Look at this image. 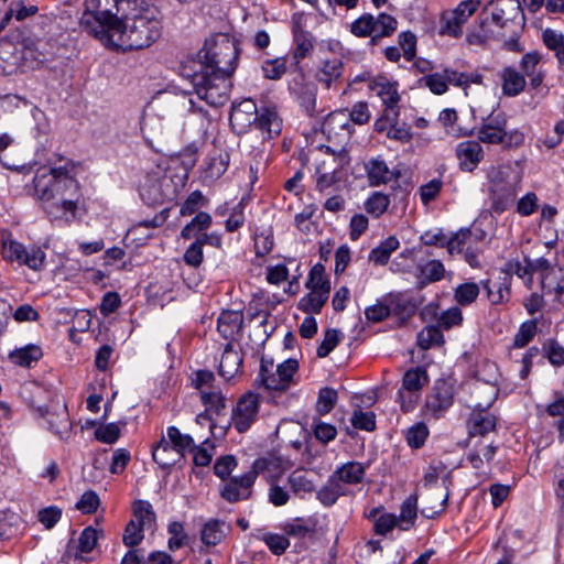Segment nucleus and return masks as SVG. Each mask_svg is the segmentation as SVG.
<instances>
[{
    "mask_svg": "<svg viewBox=\"0 0 564 564\" xmlns=\"http://www.w3.org/2000/svg\"><path fill=\"white\" fill-rule=\"evenodd\" d=\"M242 361V356L237 350L234 349L232 344H227L221 355L218 370L219 375L225 380L232 379L237 373L240 372Z\"/></svg>",
    "mask_w": 564,
    "mask_h": 564,
    "instance_id": "nucleus-26",
    "label": "nucleus"
},
{
    "mask_svg": "<svg viewBox=\"0 0 564 564\" xmlns=\"http://www.w3.org/2000/svg\"><path fill=\"white\" fill-rule=\"evenodd\" d=\"M505 128H507V117L505 113L490 115L478 130L479 142L486 144H501L503 142Z\"/></svg>",
    "mask_w": 564,
    "mask_h": 564,
    "instance_id": "nucleus-21",
    "label": "nucleus"
},
{
    "mask_svg": "<svg viewBox=\"0 0 564 564\" xmlns=\"http://www.w3.org/2000/svg\"><path fill=\"white\" fill-rule=\"evenodd\" d=\"M364 473V466L358 460H348L333 475H336V479H338L340 484H357L361 481Z\"/></svg>",
    "mask_w": 564,
    "mask_h": 564,
    "instance_id": "nucleus-36",
    "label": "nucleus"
},
{
    "mask_svg": "<svg viewBox=\"0 0 564 564\" xmlns=\"http://www.w3.org/2000/svg\"><path fill=\"white\" fill-rule=\"evenodd\" d=\"M22 259L17 264L25 265L33 271H42L45 268V251L35 245L25 248Z\"/></svg>",
    "mask_w": 564,
    "mask_h": 564,
    "instance_id": "nucleus-37",
    "label": "nucleus"
},
{
    "mask_svg": "<svg viewBox=\"0 0 564 564\" xmlns=\"http://www.w3.org/2000/svg\"><path fill=\"white\" fill-rule=\"evenodd\" d=\"M536 334V323L534 321H528L521 324L518 333L513 339V346L517 348H523L527 346Z\"/></svg>",
    "mask_w": 564,
    "mask_h": 564,
    "instance_id": "nucleus-59",
    "label": "nucleus"
},
{
    "mask_svg": "<svg viewBox=\"0 0 564 564\" xmlns=\"http://www.w3.org/2000/svg\"><path fill=\"white\" fill-rule=\"evenodd\" d=\"M419 278L422 283H432L444 278L445 268L440 260H429L423 264H419Z\"/></svg>",
    "mask_w": 564,
    "mask_h": 564,
    "instance_id": "nucleus-39",
    "label": "nucleus"
},
{
    "mask_svg": "<svg viewBox=\"0 0 564 564\" xmlns=\"http://www.w3.org/2000/svg\"><path fill=\"white\" fill-rule=\"evenodd\" d=\"M345 494L344 486L332 475L326 484L317 491V499L325 506H333Z\"/></svg>",
    "mask_w": 564,
    "mask_h": 564,
    "instance_id": "nucleus-33",
    "label": "nucleus"
},
{
    "mask_svg": "<svg viewBox=\"0 0 564 564\" xmlns=\"http://www.w3.org/2000/svg\"><path fill=\"white\" fill-rule=\"evenodd\" d=\"M524 17L519 0H490L480 14L479 28L488 35L500 39L513 34L523 24Z\"/></svg>",
    "mask_w": 564,
    "mask_h": 564,
    "instance_id": "nucleus-4",
    "label": "nucleus"
},
{
    "mask_svg": "<svg viewBox=\"0 0 564 564\" xmlns=\"http://www.w3.org/2000/svg\"><path fill=\"white\" fill-rule=\"evenodd\" d=\"M260 409V395L247 392L240 397L232 408L230 424L239 432H247L256 422Z\"/></svg>",
    "mask_w": 564,
    "mask_h": 564,
    "instance_id": "nucleus-14",
    "label": "nucleus"
},
{
    "mask_svg": "<svg viewBox=\"0 0 564 564\" xmlns=\"http://www.w3.org/2000/svg\"><path fill=\"white\" fill-rule=\"evenodd\" d=\"M306 288L310 291H321L326 293L330 292V283L324 276V267L322 264L314 265L308 274V279L306 281Z\"/></svg>",
    "mask_w": 564,
    "mask_h": 564,
    "instance_id": "nucleus-48",
    "label": "nucleus"
},
{
    "mask_svg": "<svg viewBox=\"0 0 564 564\" xmlns=\"http://www.w3.org/2000/svg\"><path fill=\"white\" fill-rule=\"evenodd\" d=\"M264 462L254 460L249 471L239 477H231L220 489V497L230 503L248 499L251 496V488L258 476V468Z\"/></svg>",
    "mask_w": 564,
    "mask_h": 564,
    "instance_id": "nucleus-15",
    "label": "nucleus"
},
{
    "mask_svg": "<svg viewBox=\"0 0 564 564\" xmlns=\"http://www.w3.org/2000/svg\"><path fill=\"white\" fill-rule=\"evenodd\" d=\"M390 205V198L388 195L376 192L365 203V209L368 214L379 217L381 216Z\"/></svg>",
    "mask_w": 564,
    "mask_h": 564,
    "instance_id": "nucleus-52",
    "label": "nucleus"
},
{
    "mask_svg": "<svg viewBox=\"0 0 564 564\" xmlns=\"http://www.w3.org/2000/svg\"><path fill=\"white\" fill-rule=\"evenodd\" d=\"M463 22L454 14V12L444 13L441 18L440 33L443 35H449L458 37L462 35Z\"/></svg>",
    "mask_w": 564,
    "mask_h": 564,
    "instance_id": "nucleus-56",
    "label": "nucleus"
},
{
    "mask_svg": "<svg viewBox=\"0 0 564 564\" xmlns=\"http://www.w3.org/2000/svg\"><path fill=\"white\" fill-rule=\"evenodd\" d=\"M98 538L99 532L95 528H85L78 538L76 557L80 560H86L84 554L90 553L95 549Z\"/></svg>",
    "mask_w": 564,
    "mask_h": 564,
    "instance_id": "nucleus-43",
    "label": "nucleus"
},
{
    "mask_svg": "<svg viewBox=\"0 0 564 564\" xmlns=\"http://www.w3.org/2000/svg\"><path fill=\"white\" fill-rule=\"evenodd\" d=\"M126 9L123 18L112 23L101 41L123 51L149 47L161 36L156 8L147 0H132L131 7Z\"/></svg>",
    "mask_w": 564,
    "mask_h": 564,
    "instance_id": "nucleus-3",
    "label": "nucleus"
},
{
    "mask_svg": "<svg viewBox=\"0 0 564 564\" xmlns=\"http://www.w3.org/2000/svg\"><path fill=\"white\" fill-rule=\"evenodd\" d=\"M399 246L400 242L398 238L390 236L386 240L381 241L378 247L370 251L368 259L375 264L383 265L389 261L391 253L395 251Z\"/></svg>",
    "mask_w": 564,
    "mask_h": 564,
    "instance_id": "nucleus-34",
    "label": "nucleus"
},
{
    "mask_svg": "<svg viewBox=\"0 0 564 564\" xmlns=\"http://www.w3.org/2000/svg\"><path fill=\"white\" fill-rule=\"evenodd\" d=\"M167 531L171 534L169 539V549L172 551L181 549L186 540L184 525L178 521H173L169 524Z\"/></svg>",
    "mask_w": 564,
    "mask_h": 564,
    "instance_id": "nucleus-61",
    "label": "nucleus"
},
{
    "mask_svg": "<svg viewBox=\"0 0 564 564\" xmlns=\"http://www.w3.org/2000/svg\"><path fill=\"white\" fill-rule=\"evenodd\" d=\"M541 284L545 293H554L558 301H561V296L564 293V267H552L550 271L543 275Z\"/></svg>",
    "mask_w": 564,
    "mask_h": 564,
    "instance_id": "nucleus-31",
    "label": "nucleus"
},
{
    "mask_svg": "<svg viewBox=\"0 0 564 564\" xmlns=\"http://www.w3.org/2000/svg\"><path fill=\"white\" fill-rule=\"evenodd\" d=\"M443 335L436 326L425 327L417 336L419 346L429 349L431 346L442 343Z\"/></svg>",
    "mask_w": 564,
    "mask_h": 564,
    "instance_id": "nucleus-63",
    "label": "nucleus"
},
{
    "mask_svg": "<svg viewBox=\"0 0 564 564\" xmlns=\"http://www.w3.org/2000/svg\"><path fill=\"white\" fill-rule=\"evenodd\" d=\"M199 58L194 72L186 75L194 93L209 106L225 105L229 100L230 77L238 59L235 40L224 33L207 39Z\"/></svg>",
    "mask_w": 564,
    "mask_h": 564,
    "instance_id": "nucleus-1",
    "label": "nucleus"
},
{
    "mask_svg": "<svg viewBox=\"0 0 564 564\" xmlns=\"http://www.w3.org/2000/svg\"><path fill=\"white\" fill-rule=\"evenodd\" d=\"M131 3L132 0H85L80 25L101 41L118 20L117 15L124 13Z\"/></svg>",
    "mask_w": 564,
    "mask_h": 564,
    "instance_id": "nucleus-5",
    "label": "nucleus"
},
{
    "mask_svg": "<svg viewBox=\"0 0 564 564\" xmlns=\"http://www.w3.org/2000/svg\"><path fill=\"white\" fill-rule=\"evenodd\" d=\"M453 404V388L445 381L437 382L426 397V413L440 417Z\"/></svg>",
    "mask_w": 564,
    "mask_h": 564,
    "instance_id": "nucleus-20",
    "label": "nucleus"
},
{
    "mask_svg": "<svg viewBox=\"0 0 564 564\" xmlns=\"http://www.w3.org/2000/svg\"><path fill=\"white\" fill-rule=\"evenodd\" d=\"M350 422L355 429L368 432L376 429V415L373 412L355 411Z\"/></svg>",
    "mask_w": 564,
    "mask_h": 564,
    "instance_id": "nucleus-62",
    "label": "nucleus"
},
{
    "mask_svg": "<svg viewBox=\"0 0 564 564\" xmlns=\"http://www.w3.org/2000/svg\"><path fill=\"white\" fill-rule=\"evenodd\" d=\"M164 101L158 98L153 101L152 109L155 113L145 115L141 130L145 141L153 147L154 143L167 142L175 137L178 126L175 123L172 113L160 115Z\"/></svg>",
    "mask_w": 564,
    "mask_h": 564,
    "instance_id": "nucleus-9",
    "label": "nucleus"
},
{
    "mask_svg": "<svg viewBox=\"0 0 564 564\" xmlns=\"http://www.w3.org/2000/svg\"><path fill=\"white\" fill-rule=\"evenodd\" d=\"M166 434L167 440L163 438L158 448L163 447L166 451L171 444L175 453L182 457L189 455L192 458H213L215 444L209 440L197 445L191 435L181 433L175 426H170Z\"/></svg>",
    "mask_w": 564,
    "mask_h": 564,
    "instance_id": "nucleus-10",
    "label": "nucleus"
},
{
    "mask_svg": "<svg viewBox=\"0 0 564 564\" xmlns=\"http://www.w3.org/2000/svg\"><path fill=\"white\" fill-rule=\"evenodd\" d=\"M295 94L301 107L306 113L312 115L316 106L317 87L314 84H304Z\"/></svg>",
    "mask_w": 564,
    "mask_h": 564,
    "instance_id": "nucleus-44",
    "label": "nucleus"
},
{
    "mask_svg": "<svg viewBox=\"0 0 564 564\" xmlns=\"http://www.w3.org/2000/svg\"><path fill=\"white\" fill-rule=\"evenodd\" d=\"M294 37V58H305L314 47V37L310 32H297Z\"/></svg>",
    "mask_w": 564,
    "mask_h": 564,
    "instance_id": "nucleus-54",
    "label": "nucleus"
},
{
    "mask_svg": "<svg viewBox=\"0 0 564 564\" xmlns=\"http://www.w3.org/2000/svg\"><path fill=\"white\" fill-rule=\"evenodd\" d=\"M41 357L42 349L36 345H28L10 354V359L22 367H30L32 362L37 361Z\"/></svg>",
    "mask_w": 564,
    "mask_h": 564,
    "instance_id": "nucleus-41",
    "label": "nucleus"
},
{
    "mask_svg": "<svg viewBox=\"0 0 564 564\" xmlns=\"http://www.w3.org/2000/svg\"><path fill=\"white\" fill-rule=\"evenodd\" d=\"M212 224V217L208 213H198L189 224H187L181 231L184 239H191L196 235V231L207 229Z\"/></svg>",
    "mask_w": 564,
    "mask_h": 564,
    "instance_id": "nucleus-49",
    "label": "nucleus"
},
{
    "mask_svg": "<svg viewBox=\"0 0 564 564\" xmlns=\"http://www.w3.org/2000/svg\"><path fill=\"white\" fill-rule=\"evenodd\" d=\"M25 248L23 243L12 239L11 236L2 237L1 256L6 261L18 263L22 259Z\"/></svg>",
    "mask_w": 564,
    "mask_h": 564,
    "instance_id": "nucleus-47",
    "label": "nucleus"
},
{
    "mask_svg": "<svg viewBox=\"0 0 564 564\" xmlns=\"http://www.w3.org/2000/svg\"><path fill=\"white\" fill-rule=\"evenodd\" d=\"M288 535L303 539L315 531V522L311 519H295L284 528Z\"/></svg>",
    "mask_w": 564,
    "mask_h": 564,
    "instance_id": "nucleus-53",
    "label": "nucleus"
},
{
    "mask_svg": "<svg viewBox=\"0 0 564 564\" xmlns=\"http://www.w3.org/2000/svg\"><path fill=\"white\" fill-rule=\"evenodd\" d=\"M475 392L485 393L484 401H477L473 404V411L468 419V433L470 436H484L496 427V416L488 412L498 397L496 386L485 382L475 384Z\"/></svg>",
    "mask_w": 564,
    "mask_h": 564,
    "instance_id": "nucleus-7",
    "label": "nucleus"
},
{
    "mask_svg": "<svg viewBox=\"0 0 564 564\" xmlns=\"http://www.w3.org/2000/svg\"><path fill=\"white\" fill-rule=\"evenodd\" d=\"M417 516V496H409L402 503L400 516L398 518L399 525L402 530H409Z\"/></svg>",
    "mask_w": 564,
    "mask_h": 564,
    "instance_id": "nucleus-38",
    "label": "nucleus"
},
{
    "mask_svg": "<svg viewBox=\"0 0 564 564\" xmlns=\"http://www.w3.org/2000/svg\"><path fill=\"white\" fill-rule=\"evenodd\" d=\"M549 361L555 367L564 366V347L556 340L550 339L543 345Z\"/></svg>",
    "mask_w": 564,
    "mask_h": 564,
    "instance_id": "nucleus-64",
    "label": "nucleus"
},
{
    "mask_svg": "<svg viewBox=\"0 0 564 564\" xmlns=\"http://www.w3.org/2000/svg\"><path fill=\"white\" fill-rule=\"evenodd\" d=\"M350 32L357 37H371L373 34V15L364 13L350 24Z\"/></svg>",
    "mask_w": 564,
    "mask_h": 564,
    "instance_id": "nucleus-55",
    "label": "nucleus"
},
{
    "mask_svg": "<svg viewBox=\"0 0 564 564\" xmlns=\"http://www.w3.org/2000/svg\"><path fill=\"white\" fill-rule=\"evenodd\" d=\"M368 181L372 186H379L392 181L395 176L394 172L389 169L381 158H373L365 165Z\"/></svg>",
    "mask_w": 564,
    "mask_h": 564,
    "instance_id": "nucleus-27",
    "label": "nucleus"
},
{
    "mask_svg": "<svg viewBox=\"0 0 564 564\" xmlns=\"http://www.w3.org/2000/svg\"><path fill=\"white\" fill-rule=\"evenodd\" d=\"M55 52L56 45L50 39L26 37L22 42V58L32 68L52 59Z\"/></svg>",
    "mask_w": 564,
    "mask_h": 564,
    "instance_id": "nucleus-16",
    "label": "nucleus"
},
{
    "mask_svg": "<svg viewBox=\"0 0 564 564\" xmlns=\"http://www.w3.org/2000/svg\"><path fill=\"white\" fill-rule=\"evenodd\" d=\"M338 395L337 391L333 388H322L318 392L316 402V412L321 415L328 414L335 406Z\"/></svg>",
    "mask_w": 564,
    "mask_h": 564,
    "instance_id": "nucleus-50",
    "label": "nucleus"
},
{
    "mask_svg": "<svg viewBox=\"0 0 564 564\" xmlns=\"http://www.w3.org/2000/svg\"><path fill=\"white\" fill-rule=\"evenodd\" d=\"M482 288L487 292V297L491 304H501L509 299L510 290L506 283H491L489 280L481 281Z\"/></svg>",
    "mask_w": 564,
    "mask_h": 564,
    "instance_id": "nucleus-46",
    "label": "nucleus"
},
{
    "mask_svg": "<svg viewBox=\"0 0 564 564\" xmlns=\"http://www.w3.org/2000/svg\"><path fill=\"white\" fill-rule=\"evenodd\" d=\"M230 527L221 520L209 519L200 530V540L207 546L218 545L227 535Z\"/></svg>",
    "mask_w": 564,
    "mask_h": 564,
    "instance_id": "nucleus-29",
    "label": "nucleus"
},
{
    "mask_svg": "<svg viewBox=\"0 0 564 564\" xmlns=\"http://www.w3.org/2000/svg\"><path fill=\"white\" fill-rule=\"evenodd\" d=\"M82 473L85 480L100 482L108 473V460H87L82 467Z\"/></svg>",
    "mask_w": 564,
    "mask_h": 564,
    "instance_id": "nucleus-40",
    "label": "nucleus"
},
{
    "mask_svg": "<svg viewBox=\"0 0 564 564\" xmlns=\"http://www.w3.org/2000/svg\"><path fill=\"white\" fill-rule=\"evenodd\" d=\"M22 58L18 45L10 40H0V74L10 75Z\"/></svg>",
    "mask_w": 564,
    "mask_h": 564,
    "instance_id": "nucleus-25",
    "label": "nucleus"
},
{
    "mask_svg": "<svg viewBox=\"0 0 564 564\" xmlns=\"http://www.w3.org/2000/svg\"><path fill=\"white\" fill-rule=\"evenodd\" d=\"M262 72L264 77L268 79H280L286 72V62L281 57L268 59L262 64Z\"/></svg>",
    "mask_w": 564,
    "mask_h": 564,
    "instance_id": "nucleus-60",
    "label": "nucleus"
},
{
    "mask_svg": "<svg viewBox=\"0 0 564 564\" xmlns=\"http://www.w3.org/2000/svg\"><path fill=\"white\" fill-rule=\"evenodd\" d=\"M398 21L394 17L387 13L373 15V34L371 42L377 43L380 39L390 36L397 30Z\"/></svg>",
    "mask_w": 564,
    "mask_h": 564,
    "instance_id": "nucleus-32",
    "label": "nucleus"
},
{
    "mask_svg": "<svg viewBox=\"0 0 564 564\" xmlns=\"http://www.w3.org/2000/svg\"><path fill=\"white\" fill-rule=\"evenodd\" d=\"M543 44L555 54L560 65H564V34L561 31L545 29L542 32Z\"/></svg>",
    "mask_w": 564,
    "mask_h": 564,
    "instance_id": "nucleus-35",
    "label": "nucleus"
},
{
    "mask_svg": "<svg viewBox=\"0 0 564 564\" xmlns=\"http://www.w3.org/2000/svg\"><path fill=\"white\" fill-rule=\"evenodd\" d=\"M297 370L299 362L295 359H288L275 367L273 359L263 356L254 384L269 391H286L294 383Z\"/></svg>",
    "mask_w": 564,
    "mask_h": 564,
    "instance_id": "nucleus-6",
    "label": "nucleus"
},
{
    "mask_svg": "<svg viewBox=\"0 0 564 564\" xmlns=\"http://www.w3.org/2000/svg\"><path fill=\"white\" fill-rule=\"evenodd\" d=\"M203 403L206 405L208 411H214L219 414L226 408V397L221 393L219 388L213 391L205 392L200 395Z\"/></svg>",
    "mask_w": 564,
    "mask_h": 564,
    "instance_id": "nucleus-57",
    "label": "nucleus"
},
{
    "mask_svg": "<svg viewBox=\"0 0 564 564\" xmlns=\"http://www.w3.org/2000/svg\"><path fill=\"white\" fill-rule=\"evenodd\" d=\"M155 519L150 502L138 500L133 505V519L126 525L122 542L126 546L133 547L144 538V527L150 525Z\"/></svg>",
    "mask_w": 564,
    "mask_h": 564,
    "instance_id": "nucleus-12",
    "label": "nucleus"
},
{
    "mask_svg": "<svg viewBox=\"0 0 564 564\" xmlns=\"http://www.w3.org/2000/svg\"><path fill=\"white\" fill-rule=\"evenodd\" d=\"M174 189L170 177L148 176L140 186V196L148 205L162 204L172 199Z\"/></svg>",
    "mask_w": 564,
    "mask_h": 564,
    "instance_id": "nucleus-18",
    "label": "nucleus"
},
{
    "mask_svg": "<svg viewBox=\"0 0 564 564\" xmlns=\"http://www.w3.org/2000/svg\"><path fill=\"white\" fill-rule=\"evenodd\" d=\"M459 167L473 172L484 159V150L478 141H463L456 147Z\"/></svg>",
    "mask_w": 564,
    "mask_h": 564,
    "instance_id": "nucleus-23",
    "label": "nucleus"
},
{
    "mask_svg": "<svg viewBox=\"0 0 564 564\" xmlns=\"http://www.w3.org/2000/svg\"><path fill=\"white\" fill-rule=\"evenodd\" d=\"M479 295V286L474 282H467L455 289V300L459 305L466 306L476 301Z\"/></svg>",
    "mask_w": 564,
    "mask_h": 564,
    "instance_id": "nucleus-51",
    "label": "nucleus"
},
{
    "mask_svg": "<svg viewBox=\"0 0 564 564\" xmlns=\"http://www.w3.org/2000/svg\"><path fill=\"white\" fill-rule=\"evenodd\" d=\"M499 77L501 79L502 93L508 97H516L520 95L525 88L527 80L524 75H522L512 66L502 68Z\"/></svg>",
    "mask_w": 564,
    "mask_h": 564,
    "instance_id": "nucleus-24",
    "label": "nucleus"
},
{
    "mask_svg": "<svg viewBox=\"0 0 564 564\" xmlns=\"http://www.w3.org/2000/svg\"><path fill=\"white\" fill-rule=\"evenodd\" d=\"M253 127L272 138L281 132L282 121L274 108L264 107L259 110Z\"/></svg>",
    "mask_w": 564,
    "mask_h": 564,
    "instance_id": "nucleus-28",
    "label": "nucleus"
},
{
    "mask_svg": "<svg viewBox=\"0 0 564 564\" xmlns=\"http://www.w3.org/2000/svg\"><path fill=\"white\" fill-rule=\"evenodd\" d=\"M243 315L239 311H223L218 317L217 328L224 338H231L242 327Z\"/></svg>",
    "mask_w": 564,
    "mask_h": 564,
    "instance_id": "nucleus-30",
    "label": "nucleus"
},
{
    "mask_svg": "<svg viewBox=\"0 0 564 564\" xmlns=\"http://www.w3.org/2000/svg\"><path fill=\"white\" fill-rule=\"evenodd\" d=\"M215 376L209 370H198L194 372L192 378L193 386L199 391V394H205V392L213 391L217 387L214 384Z\"/></svg>",
    "mask_w": 564,
    "mask_h": 564,
    "instance_id": "nucleus-58",
    "label": "nucleus"
},
{
    "mask_svg": "<svg viewBox=\"0 0 564 564\" xmlns=\"http://www.w3.org/2000/svg\"><path fill=\"white\" fill-rule=\"evenodd\" d=\"M33 187L34 197L52 223H69L75 218L82 195L79 183L69 174L68 163L39 169L33 177Z\"/></svg>",
    "mask_w": 564,
    "mask_h": 564,
    "instance_id": "nucleus-2",
    "label": "nucleus"
},
{
    "mask_svg": "<svg viewBox=\"0 0 564 564\" xmlns=\"http://www.w3.org/2000/svg\"><path fill=\"white\" fill-rule=\"evenodd\" d=\"M328 158L321 161L315 171L316 187L324 192L340 182L341 170L349 163V156L345 150L334 152L329 147H322Z\"/></svg>",
    "mask_w": 564,
    "mask_h": 564,
    "instance_id": "nucleus-11",
    "label": "nucleus"
},
{
    "mask_svg": "<svg viewBox=\"0 0 564 564\" xmlns=\"http://www.w3.org/2000/svg\"><path fill=\"white\" fill-rule=\"evenodd\" d=\"M328 294L324 290V292L321 291H311L308 294L303 296L299 302V310L305 313H319L324 304L326 303L328 299Z\"/></svg>",
    "mask_w": 564,
    "mask_h": 564,
    "instance_id": "nucleus-42",
    "label": "nucleus"
},
{
    "mask_svg": "<svg viewBox=\"0 0 564 564\" xmlns=\"http://www.w3.org/2000/svg\"><path fill=\"white\" fill-rule=\"evenodd\" d=\"M378 509H373L369 513V518L375 521L373 523V530L375 533L378 535H386L388 532H390L394 527L399 525L397 516L392 513H381L377 518Z\"/></svg>",
    "mask_w": 564,
    "mask_h": 564,
    "instance_id": "nucleus-45",
    "label": "nucleus"
},
{
    "mask_svg": "<svg viewBox=\"0 0 564 564\" xmlns=\"http://www.w3.org/2000/svg\"><path fill=\"white\" fill-rule=\"evenodd\" d=\"M343 72L344 63L340 57L333 56L330 58H324L316 68L315 79L325 88L330 89L332 87H336L340 82Z\"/></svg>",
    "mask_w": 564,
    "mask_h": 564,
    "instance_id": "nucleus-22",
    "label": "nucleus"
},
{
    "mask_svg": "<svg viewBox=\"0 0 564 564\" xmlns=\"http://www.w3.org/2000/svg\"><path fill=\"white\" fill-rule=\"evenodd\" d=\"M429 383V375L423 367H414L405 371L402 388L398 392L404 412L412 411L419 400V393Z\"/></svg>",
    "mask_w": 564,
    "mask_h": 564,
    "instance_id": "nucleus-13",
    "label": "nucleus"
},
{
    "mask_svg": "<svg viewBox=\"0 0 564 564\" xmlns=\"http://www.w3.org/2000/svg\"><path fill=\"white\" fill-rule=\"evenodd\" d=\"M487 177L491 208L496 213H502L514 203L520 191L519 180L511 178L508 172L496 167L489 170Z\"/></svg>",
    "mask_w": 564,
    "mask_h": 564,
    "instance_id": "nucleus-8",
    "label": "nucleus"
},
{
    "mask_svg": "<svg viewBox=\"0 0 564 564\" xmlns=\"http://www.w3.org/2000/svg\"><path fill=\"white\" fill-rule=\"evenodd\" d=\"M258 112L256 102L251 99H245L232 106L229 117L232 129L239 134L247 132L254 126Z\"/></svg>",
    "mask_w": 564,
    "mask_h": 564,
    "instance_id": "nucleus-19",
    "label": "nucleus"
},
{
    "mask_svg": "<svg viewBox=\"0 0 564 564\" xmlns=\"http://www.w3.org/2000/svg\"><path fill=\"white\" fill-rule=\"evenodd\" d=\"M369 87L386 106L383 119L388 122H395L399 117L398 102L400 99L397 85L384 77H378L371 82Z\"/></svg>",
    "mask_w": 564,
    "mask_h": 564,
    "instance_id": "nucleus-17",
    "label": "nucleus"
}]
</instances>
